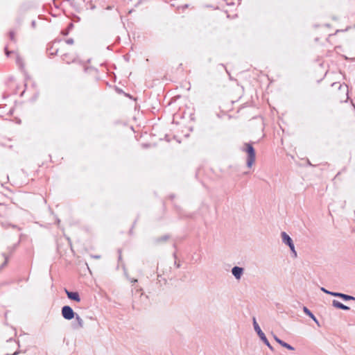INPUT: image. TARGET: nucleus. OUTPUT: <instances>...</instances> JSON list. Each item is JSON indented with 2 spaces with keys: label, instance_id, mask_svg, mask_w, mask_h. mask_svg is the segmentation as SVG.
<instances>
[{
  "label": "nucleus",
  "instance_id": "1",
  "mask_svg": "<svg viewBox=\"0 0 355 355\" xmlns=\"http://www.w3.org/2000/svg\"><path fill=\"white\" fill-rule=\"evenodd\" d=\"M281 239L282 243L289 248L291 252V257L294 259L297 258V252L295 250L294 242L291 237L287 233L283 232L281 233Z\"/></svg>",
  "mask_w": 355,
  "mask_h": 355
},
{
  "label": "nucleus",
  "instance_id": "2",
  "mask_svg": "<svg viewBox=\"0 0 355 355\" xmlns=\"http://www.w3.org/2000/svg\"><path fill=\"white\" fill-rule=\"evenodd\" d=\"M245 151L248 153L247 164L248 167H251L255 159V153L252 146L250 144L245 145Z\"/></svg>",
  "mask_w": 355,
  "mask_h": 355
},
{
  "label": "nucleus",
  "instance_id": "3",
  "mask_svg": "<svg viewBox=\"0 0 355 355\" xmlns=\"http://www.w3.org/2000/svg\"><path fill=\"white\" fill-rule=\"evenodd\" d=\"M321 291L327 294H329L332 296L338 297L344 300H354L355 298L353 296L348 295L340 293H334L326 290L324 288H321Z\"/></svg>",
  "mask_w": 355,
  "mask_h": 355
},
{
  "label": "nucleus",
  "instance_id": "4",
  "mask_svg": "<svg viewBox=\"0 0 355 355\" xmlns=\"http://www.w3.org/2000/svg\"><path fill=\"white\" fill-rule=\"evenodd\" d=\"M62 315L67 320H71L75 317V313L69 306H64L62 309Z\"/></svg>",
  "mask_w": 355,
  "mask_h": 355
},
{
  "label": "nucleus",
  "instance_id": "5",
  "mask_svg": "<svg viewBox=\"0 0 355 355\" xmlns=\"http://www.w3.org/2000/svg\"><path fill=\"white\" fill-rule=\"evenodd\" d=\"M232 273L234 278L239 281L244 274V268L239 266H234L232 269Z\"/></svg>",
  "mask_w": 355,
  "mask_h": 355
},
{
  "label": "nucleus",
  "instance_id": "6",
  "mask_svg": "<svg viewBox=\"0 0 355 355\" xmlns=\"http://www.w3.org/2000/svg\"><path fill=\"white\" fill-rule=\"evenodd\" d=\"M65 293H67L68 297L70 300H74L77 302H79L80 301V296L77 292H70L67 290H65Z\"/></svg>",
  "mask_w": 355,
  "mask_h": 355
},
{
  "label": "nucleus",
  "instance_id": "7",
  "mask_svg": "<svg viewBox=\"0 0 355 355\" xmlns=\"http://www.w3.org/2000/svg\"><path fill=\"white\" fill-rule=\"evenodd\" d=\"M332 305L337 308V309H342V310H349V308L344 304H343L342 303H340V302L334 300H333L332 302Z\"/></svg>",
  "mask_w": 355,
  "mask_h": 355
},
{
  "label": "nucleus",
  "instance_id": "8",
  "mask_svg": "<svg viewBox=\"0 0 355 355\" xmlns=\"http://www.w3.org/2000/svg\"><path fill=\"white\" fill-rule=\"evenodd\" d=\"M259 337L260 338V339L270 348V349H272V347L271 345H270L268 339L266 338L264 333L263 331L261 332H259V334H257Z\"/></svg>",
  "mask_w": 355,
  "mask_h": 355
},
{
  "label": "nucleus",
  "instance_id": "9",
  "mask_svg": "<svg viewBox=\"0 0 355 355\" xmlns=\"http://www.w3.org/2000/svg\"><path fill=\"white\" fill-rule=\"evenodd\" d=\"M303 311L307 315H309L311 319H313L318 324V321L316 319V318L306 307H304Z\"/></svg>",
  "mask_w": 355,
  "mask_h": 355
},
{
  "label": "nucleus",
  "instance_id": "10",
  "mask_svg": "<svg viewBox=\"0 0 355 355\" xmlns=\"http://www.w3.org/2000/svg\"><path fill=\"white\" fill-rule=\"evenodd\" d=\"M253 326H254V331H255L257 334H259V332H261V331H261V328H260V327L259 326L258 323L257 322V321H256V319H255V318H254V319H253Z\"/></svg>",
  "mask_w": 355,
  "mask_h": 355
},
{
  "label": "nucleus",
  "instance_id": "11",
  "mask_svg": "<svg viewBox=\"0 0 355 355\" xmlns=\"http://www.w3.org/2000/svg\"><path fill=\"white\" fill-rule=\"evenodd\" d=\"M274 339L275 341L279 343L280 345L286 348V346L288 343L284 342L283 340H280L279 338H277L276 336H274Z\"/></svg>",
  "mask_w": 355,
  "mask_h": 355
},
{
  "label": "nucleus",
  "instance_id": "12",
  "mask_svg": "<svg viewBox=\"0 0 355 355\" xmlns=\"http://www.w3.org/2000/svg\"><path fill=\"white\" fill-rule=\"evenodd\" d=\"M76 320H77L78 326L80 327H83V319L78 315H76Z\"/></svg>",
  "mask_w": 355,
  "mask_h": 355
},
{
  "label": "nucleus",
  "instance_id": "13",
  "mask_svg": "<svg viewBox=\"0 0 355 355\" xmlns=\"http://www.w3.org/2000/svg\"><path fill=\"white\" fill-rule=\"evenodd\" d=\"M286 348L287 349H288V350H291V351L294 350V348L291 345H290L289 344L286 345Z\"/></svg>",
  "mask_w": 355,
  "mask_h": 355
}]
</instances>
